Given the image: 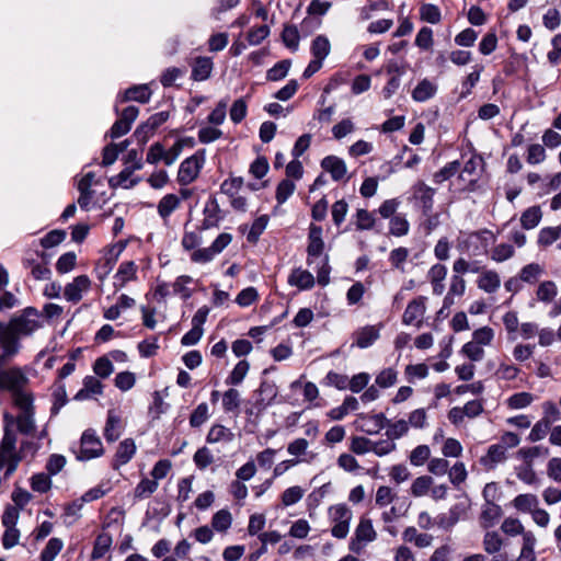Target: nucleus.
Here are the masks:
<instances>
[{
    "label": "nucleus",
    "instance_id": "nucleus-1",
    "mask_svg": "<svg viewBox=\"0 0 561 561\" xmlns=\"http://www.w3.org/2000/svg\"><path fill=\"white\" fill-rule=\"evenodd\" d=\"M5 327L19 342L20 336L30 335L39 328L38 312L36 309L28 307Z\"/></svg>",
    "mask_w": 561,
    "mask_h": 561
},
{
    "label": "nucleus",
    "instance_id": "nucleus-2",
    "mask_svg": "<svg viewBox=\"0 0 561 561\" xmlns=\"http://www.w3.org/2000/svg\"><path fill=\"white\" fill-rule=\"evenodd\" d=\"M205 164V150H198L193 156L183 160L179 167L176 181L181 186L193 183L199 175Z\"/></svg>",
    "mask_w": 561,
    "mask_h": 561
},
{
    "label": "nucleus",
    "instance_id": "nucleus-3",
    "mask_svg": "<svg viewBox=\"0 0 561 561\" xmlns=\"http://www.w3.org/2000/svg\"><path fill=\"white\" fill-rule=\"evenodd\" d=\"M377 539V531L374 528L371 519L360 517L354 535L350 540L348 549L353 553L360 554L366 546Z\"/></svg>",
    "mask_w": 561,
    "mask_h": 561
},
{
    "label": "nucleus",
    "instance_id": "nucleus-4",
    "mask_svg": "<svg viewBox=\"0 0 561 561\" xmlns=\"http://www.w3.org/2000/svg\"><path fill=\"white\" fill-rule=\"evenodd\" d=\"M328 513L329 519L332 524V536L337 539L346 538L353 518L352 511L345 504H336L330 506Z\"/></svg>",
    "mask_w": 561,
    "mask_h": 561
},
{
    "label": "nucleus",
    "instance_id": "nucleus-5",
    "mask_svg": "<svg viewBox=\"0 0 561 561\" xmlns=\"http://www.w3.org/2000/svg\"><path fill=\"white\" fill-rule=\"evenodd\" d=\"M14 404L20 409L16 416V426L22 434L30 435L35 430L34 407L32 394H20Z\"/></svg>",
    "mask_w": 561,
    "mask_h": 561
},
{
    "label": "nucleus",
    "instance_id": "nucleus-6",
    "mask_svg": "<svg viewBox=\"0 0 561 561\" xmlns=\"http://www.w3.org/2000/svg\"><path fill=\"white\" fill-rule=\"evenodd\" d=\"M76 453V458L81 461L98 458L104 454L103 444L100 437L93 430H85L80 439L79 449Z\"/></svg>",
    "mask_w": 561,
    "mask_h": 561
},
{
    "label": "nucleus",
    "instance_id": "nucleus-7",
    "mask_svg": "<svg viewBox=\"0 0 561 561\" xmlns=\"http://www.w3.org/2000/svg\"><path fill=\"white\" fill-rule=\"evenodd\" d=\"M26 382V376L19 368H10L0 373V389L9 390L12 393L13 402H16L20 394H30L24 391Z\"/></svg>",
    "mask_w": 561,
    "mask_h": 561
},
{
    "label": "nucleus",
    "instance_id": "nucleus-8",
    "mask_svg": "<svg viewBox=\"0 0 561 561\" xmlns=\"http://www.w3.org/2000/svg\"><path fill=\"white\" fill-rule=\"evenodd\" d=\"M482 170L483 160L481 157L472 156L465 162L459 173V180L463 182V190L472 192L477 188Z\"/></svg>",
    "mask_w": 561,
    "mask_h": 561
},
{
    "label": "nucleus",
    "instance_id": "nucleus-9",
    "mask_svg": "<svg viewBox=\"0 0 561 561\" xmlns=\"http://www.w3.org/2000/svg\"><path fill=\"white\" fill-rule=\"evenodd\" d=\"M20 350V343L11 332L7 330L5 324L0 322V365H3L14 357Z\"/></svg>",
    "mask_w": 561,
    "mask_h": 561
},
{
    "label": "nucleus",
    "instance_id": "nucleus-10",
    "mask_svg": "<svg viewBox=\"0 0 561 561\" xmlns=\"http://www.w3.org/2000/svg\"><path fill=\"white\" fill-rule=\"evenodd\" d=\"M425 302L426 297L424 296H419L410 301L402 316V322L407 325L415 324L416 327H420L426 310Z\"/></svg>",
    "mask_w": 561,
    "mask_h": 561
},
{
    "label": "nucleus",
    "instance_id": "nucleus-11",
    "mask_svg": "<svg viewBox=\"0 0 561 561\" xmlns=\"http://www.w3.org/2000/svg\"><path fill=\"white\" fill-rule=\"evenodd\" d=\"M308 240L309 243L307 247V263L308 265H312L314 262L313 259L320 256L324 249L322 228L313 224L310 225Z\"/></svg>",
    "mask_w": 561,
    "mask_h": 561
},
{
    "label": "nucleus",
    "instance_id": "nucleus-12",
    "mask_svg": "<svg viewBox=\"0 0 561 561\" xmlns=\"http://www.w3.org/2000/svg\"><path fill=\"white\" fill-rule=\"evenodd\" d=\"M412 190L413 198L419 203L423 215H428L433 209L435 190L424 182H417Z\"/></svg>",
    "mask_w": 561,
    "mask_h": 561
},
{
    "label": "nucleus",
    "instance_id": "nucleus-13",
    "mask_svg": "<svg viewBox=\"0 0 561 561\" xmlns=\"http://www.w3.org/2000/svg\"><path fill=\"white\" fill-rule=\"evenodd\" d=\"M91 282L87 275H80L66 285L64 296L68 301L78 302L82 298V293L90 288Z\"/></svg>",
    "mask_w": 561,
    "mask_h": 561
},
{
    "label": "nucleus",
    "instance_id": "nucleus-14",
    "mask_svg": "<svg viewBox=\"0 0 561 561\" xmlns=\"http://www.w3.org/2000/svg\"><path fill=\"white\" fill-rule=\"evenodd\" d=\"M506 448L503 445L494 444L488 448V453L481 457V465L489 470L494 469L499 463L506 460Z\"/></svg>",
    "mask_w": 561,
    "mask_h": 561
},
{
    "label": "nucleus",
    "instance_id": "nucleus-15",
    "mask_svg": "<svg viewBox=\"0 0 561 561\" xmlns=\"http://www.w3.org/2000/svg\"><path fill=\"white\" fill-rule=\"evenodd\" d=\"M321 167L331 174L334 181L342 180L347 172L345 162L335 156L325 157L321 161Z\"/></svg>",
    "mask_w": 561,
    "mask_h": 561
},
{
    "label": "nucleus",
    "instance_id": "nucleus-16",
    "mask_svg": "<svg viewBox=\"0 0 561 561\" xmlns=\"http://www.w3.org/2000/svg\"><path fill=\"white\" fill-rule=\"evenodd\" d=\"M135 453L136 445L131 438H126L121 442L115 454L113 468L117 469L118 467L126 465L134 457Z\"/></svg>",
    "mask_w": 561,
    "mask_h": 561
},
{
    "label": "nucleus",
    "instance_id": "nucleus-17",
    "mask_svg": "<svg viewBox=\"0 0 561 561\" xmlns=\"http://www.w3.org/2000/svg\"><path fill=\"white\" fill-rule=\"evenodd\" d=\"M354 336V345H356L359 348H367L379 339V329L375 325H366L357 330Z\"/></svg>",
    "mask_w": 561,
    "mask_h": 561
},
{
    "label": "nucleus",
    "instance_id": "nucleus-18",
    "mask_svg": "<svg viewBox=\"0 0 561 561\" xmlns=\"http://www.w3.org/2000/svg\"><path fill=\"white\" fill-rule=\"evenodd\" d=\"M136 274L137 265L134 261L123 262L114 276V286L118 289L123 288L129 280L136 278Z\"/></svg>",
    "mask_w": 561,
    "mask_h": 561
},
{
    "label": "nucleus",
    "instance_id": "nucleus-19",
    "mask_svg": "<svg viewBox=\"0 0 561 561\" xmlns=\"http://www.w3.org/2000/svg\"><path fill=\"white\" fill-rule=\"evenodd\" d=\"M489 239H492V241H494L495 239L492 231L488 229L474 231L467 236L465 240V245L468 250H470V247L473 245V254H477V250H479L480 248H482L483 250L488 248Z\"/></svg>",
    "mask_w": 561,
    "mask_h": 561
},
{
    "label": "nucleus",
    "instance_id": "nucleus-20",
    "mask_svg": "<svg viewBox=\"0 0 561 561\" xmlns=\"http://www.w3.org/2000/svg\"><path fill=\"white\" fill-rule=\"evenodd\" d=\"M288 283L291 286H296L301 290L311 289L314 285L313 275L302 268H295L288 277Z\"/></svg>",
    "mask_w": 561,
    "mask_h": 561
},
{
    "label": "nucleus",
    "instance_id": "nucleus-21",
    "mask_svg": "<svg viewBox=\"0 0 561 561\" xmlns=\"http://www.w3.org/2000/svg\"><path fill=\"white\" fill-rule=\"evenodd\" d=\"M478 287L489 294L495 293L501 286V278L495 271H482L477 280Z\"/></svg>",
    "mask_w": 561,
    "mask_h": 561
},
{
    "label": "nucleus",
    "instance_id": "nucleus-22",
    "mask_svg": "<svg viewBox=\"0 0 561 561\" xmlns=\"http://www.w3.org/2000/svg\"><path fill=\"white\" fill-rule=\"evenodd\" d=\"M502 515V508L500 505L493 502H485L482 507L480 524L483 528L488 529L492 527Z\"/></svg>",
    "mask_w": 561,
    "mask_h": 561
},
{
    "label": "nucleus",
    "instance_id": "nucleus-23",
    "mask_svg": "<svg viewBox=\"0 0 561 561\" xmlns=\"http://www.w3.org/2000/svg\"><path fill=\"white\" fill-rule=\"evenodd\" d=\"M213 60L209 57H197L192 68V79L204 81L209 78L213 70Z\"/></svg>",
    "mask_w": 561,
    "mask_h": 561
},
{
    "label": "nucleus",
    "instance_id": "nucleus-24",
    "mask_svg": "<svg viewBox=\"0 0 561 561\" xmlns=\"http://www.w3.org/2000/svg\"><path fill=\"white\" fill-rule=\"evenodd\" d=\"M181 205V198L175 194H167L164 195L158 203V214L163 219L167 220L173 211H175Z\"/></svg>",
    "mask_w": 561,
    "mask_h": 561
},
{
    "label": "nucleus",
    "instance_id": "nucleus-25",
    "mask_svg": "<svg viewBox=\"0 0 561 561\" xmlns=\"http://www.w3.org/2000/svg\"><path fill=\"white\" fill-rule=\"evenodd\" d=\"M103 390V385L101 381L93 377L87 376L83 379V388L77 392L75 396L76 400H85L89 399L93 394H101Z\"/></svg>",
    "mask_w": 561,
    "mask_h": 561
},
{
    "label": "nucleus",
    "instance_id": "nucleus-26",
    "mask_svg": "<svg viewBox=\"0 0 561 561\" xmlns=\"http://www.w3.org/2000/svg\"><path fill=\"white\" fill-rule=\"evenodd\" d=\"M437 92V85L428 79L421 80L412 92V98L416 102H425L432 99Z\"/></svg>",
    "mask_w": 561,
    "mask_h": 561
},
{
    "label": "nucleus",
    "instance_id": "nucleus-27",
    "mask_svg": "<svg viewBox=\"0 0 561 561\" xmlns=\"http://www.w3.org/2000/svg\"><path fill=\"white\" fill-rule=\"evenodd\" d=\"M151 91L146 84L135 85L127 89L119 98L121 102L137 101L147 103L150 100Z\"/></svg>",
    "mask_w": 561,
    "mask_h": 561
},
{
    "label": "nucleus",
    "instance_id": "nucleus-28",
    "mask_svg": "<svg viewBox=\"0 0 561 561\" xmlns=\"http://www.w3.org/2000/svg\"><path fill=\"white\" fill-rule=\"evenodd\" d=\"M402 538L407 542H413L417 548H426L431 546L433 537L428 534H421L415 527H408L402 534Z\"/></svg>",
    "mask_w": 561,
    "mask_h": 561
},
{
    "label": "nucleus",
    "instance_id": "nucleus-29",
    "mask_svg": "<svg viewBox=\"0 0 561 561\" xmlns=\"http://www.w3.org/2000/svg\"><path fill=\"white\" fill-rule=\"evenodd\" d=\"M135 171H136L135 169H131L126 165L116 176H112L108 180L110 186L111 187L121 186L124 188L134 187L139 182V179L129 180Z\"/></svg>",
    "mask_w": 561,
    "mask_h": 561
},
{
    "label": "nucleus",
    "instance_id": "nucleus-30",
    "mask_svg": "<svg viewBox=\"0 0 561 561\" xmlns=\"http://www.w3.org/2000/svg\"><path fill=\"white\" fill-rule=\"evenodd\" d=\"M537 539L533 531L524 535L520 553L516 561H536L535 546Z\"/></svg>",
    "mask_w": 561,
    "mask_h": 561
},
{
    "label": "nucleus",
    "instance_id": "nucleus-31",
    "mask_svg": "<svg viewBox=\"0 0 561 561\" xmlns=\"http://www.w3.org/2000/svg\"><path fill=\"white\" fill-rule=\"evenodd\" d=\"M542 218L540 206H531L523 211L520 216V225L524 229L530 230L536 228Z\"/></svg>",
    "mask_w": 561,
    "mask_h": 561
},
{
    "label": "nucleus",
    "instance_id": "nucleus-32",
    "mask_svg": "<svg viewBox=\"0 0 561 561\" xmlns=\"http://www.w3.org/2000/svg\"><path fill=\"white\" fill-rule=\"evenodd\" d=\"M313 58L324 60L331 51V44L327 36L318 35L310 47Z\"/></svg>",
    "mask_w": 561,
    "mask_h": 561
},
{
    "label": "nucleus",
    "instance_id": "nucleus-33",
    "mask_svg": "<svg viewBox=\"0 0 561 561\" xmlns=\"http://www.w3.org/2000/svg\"><path fill=\"white\" fill-rule=\"evenodd\" d=\"M558 295V288L554 282H541L536 290V297L543 304H551Z\"/></svg>",
    "mask_w": 561,
    "mask_h": 561
},
{
    "label": "nucleus",
    "instance_id": "nucleus-34",
    "mask_svg": "<svg viewBox=\"0 0 561 561\" xmlns=\"http://www.w3.org/2000/svg\"><path fill=\"white\" fill-rule=\"evenodd\" d=\"M121 435V419L114 411H108L104 428V436L107 442H115Z\"/></svg>",
    "mask_w": 561,
    "mask_h": 561
},
{
    "label": "nucleus",
    "instance_id": "nucleus-35",
    "mask_svg": "<svg viewBox=\"0 0 561 561\" xmlns=\"http://www.w3.org/2000/svg\"><path fill=\"white\" fill-rule=\"evenodd\" d=\"M539 504L535 494H519L513 500L514 507L523 513H531Z\"/></svg>",
    "mask_w": 561,
    "mask_h": 561
},
{
    "label": "nucleus",
    "instance_id": "nucleus-36",
    "mask_svg": "<svg viewBox=\"0 0 561 561\" xmlns=\"http://www.w3.org/2000/svg\"><path fill=\"white\" fill-rule=\"evenodd\" d=\"M483 550L489 554H496L503 547V539L496 531H486L482 540Z\"/></svg>",
    "mask_w": 561,
    "mask_h": 561
},
{
    "label": "nucleus",
    "instance_id": "nucleus-37",
    "mask_svg": "<svg viewBox=\"0 0 561 561\" xmlns=\"http://www.w3.org/2000/svg\"><path fill=\"white\" fill-rule=\"evenodd\" d=\"M409 432V423L405 420L390 421L387 419L386 435L394 440L404 436Z\"/></svg>",
    "mask_w": 561,
    "mask_h": 561
},
{
    "label": "nucleus",
    "instance_id": "nucleus-38",
    "mask_svg": "<svg viewBox=\"0 0 561 561\" xmlns=\"http://www.w3.org/2000/svg\"><path fill=\"white\" fill-rule=\"evenodd\" d=\"M168 118H169L168 112H159V113L153 114L152 116H150L148 118V121L145 124L137 127V129L134 133V136L140 137L141 131H145V129H148L149 131H153L156 128H158L163 123H165L168 121Z\"/></svg>",
    "mask_w": 561,
    "mask_h": 561
},
{
    "label": "nucleus",
    "instance_id": "nucleus-39",
    "mask_svg": "<svg viewBox=\"0 0 561 561\" xmlns=\"http://www.w3.org/2000/svg\"><path fill=\"white\" fill-rule=\"evenodd\" d=\"M410 224L404 215L393 216L389 221V233L394 237H403L409 233Z\"/></svg>",
    "mask_w": 561,
    "mask_h": 561
},
{
    "label": "nucleus",
    "instance_id": "nucleus-40",
    "mask_svg": "<svg viewBox=\"0 0 561 561\" xmlns=\"http://www.w3.org/2000/svg\"><path fill=\"white\" fill-rule=\"evenodd\" d=\"M233 433L221 424H216L210 427L206 440L208 443L231 442Z\"/></svg>",
    "mask_w": 561,
    "mask_h": 561
},
{
    "label": "nucleus",
    "instance_id": "nucleus-41",
    "mask_svg": "<svg viewBox=\"0 0 561 561\" xmlns=\"http://www.w3.org/2000/svg\"><path fill=\"white\" fill-rule=\"evenodd\" d=\"M240 403V392L237 389L230 388L222 394V408L225 412L238 413Z\"/></svg>",
    "mask_w": 561,
    "mask_h": 561
},
{
    "label": "nucleus",
    "instance_id": "nucleus-42",
    "mask_svg": "<svg viewBox=\"0 0 561 561\" xmlns=\"http://www.w3.org/2000/svg\"><path fill=\"white\" fill-rule=\"evenodd\" d=\"M561 238V225L557 227H545L539 231L538 244L549 247Z\"/></svg>",
    "mask_w": 561,
    "mask_h": 561
},
{
    "label": "nucleus",
    "instance_id": "nucleus-43",
    "mask_svg": "<svg viewBox=\"0 0 561 561\" xmlns=\"http://www.w3.org/2000/svg\"><path fill=\"white\" fill-rule=\"evenodd\" d=\"M231 524L232 516L228 510L218 511L211 518V527L219 533H226Z\"/></svg>",
    "mask_w": 561,
    "mask_h": 561
},
{
    "label": "nucleus",
    "instance_id": "nucleus-44",
    "mask_svg": "<svg viewBox=\"0 0 561 561\" xmlns=\"http://www.w3.org/2000/svg\"><path fill=\"white\" fill-rule=\"evenodd\" d=\"M277 396V389L273 382L263 381L259 389L257 404L265 408L272 403Z\"/></svg>",
    "mask_w": 561,
    "mask_h": 561
},
{
    "label": "nucleus",
    "instance_id": "nucleus-45",
    "mask_svg": "<svg viewBox=\"0 0 561 561\" xmlns=\"http://www.w3.org/2000/svg\"><path fill=\"white\" fill-rule=\"evenodd\" d=\"M112 536L107 533L100 534L94 542L92 559H101L110 550L112 546Z\"/></svg>",
    "mask_w": 561,
    "mask_h": 561
},
{
    "label": "nucleus",
    "instance_id": "nucleus-46",
    "mask_svg": "<svg viewBox=\"0 0 561 561\" xmlns=\"http://www.w3.org/2000/svg\"><path fill=\"white\" fill-rule=\"evenodd\" d=\"M249 369H250L249 362L245 359L240 360L234 366V368L232 369V371L230 373L228 378L226 379V383L231 385V386L240 385L243 381V379L245 378Z\"/></svg>",
    "mask_w": 561,
    "mask_h": 561
},
{
    "label": "nucleus",
    "instance_id": "nucleus-47",
    "mask_svg": "<svg viewBox=\"0 0 561 561\" xmlns=\"http://www.w3.org/2000/svg\"><path fill=\"white\" fill-rule=\"evenodd\" d=\"M77 188L80 193L79 198H78V204L81 207V209L88 210L90 207L91 201L94 196V191L92 190V185L80 179L78 181Z\"/></svg>",
    "mask_w": 561,
    "mask_h": 561
},
{
    "label": "nucleus",
    "instance_id": "nucleus-48",
    "mask_svg": "<svg viewBox=\"0 0 561 561\" xmlns=\"http://www.w3.org/2000/svg\"><path fill=\"white\" fill-rule=\"evenodd\" d=\"M64 547V542L59 538H50L46 545V547L41 552L39 559L41 561H54L57 554L61 551Z\"/></svg>",
    "mask_w": 561,
    "mask_h": 561
},
{
    "label": "nucleus",
    "instance_id": "nucleus-49",
    "mask_svg": "<svg viewBox=\"0 0 561 561\" xmlns=\"http://www.w3.org/2000/svg\"><path fill=\"white\" fill-rule=\"evenodd\" d=\"M535 397L530 392H517L507 399V407L513 410L524 409L533 403Z\"/></svg>",
    "mask_w": 561,
    "mask_h": 561
},
{
    "label": "nucleus",
    "instance_id": "nucleus-50",
    "mask_svg": "<svg viewBox=\"0 0 561 561\" xmlns=\"http://www.w3.org/2000/svg\"><path fill=\"white\" fill-rule=\"evenodd\" d=\"M282 39L287 48L297 50L300 41L298 28L295 25H286L282 32Z\"/></svg>",
    "mask_w": 561,
    "mask_h": 561
},
{
    "label": "nucleus",
    "instance_id": "nucleus-51",
    "mask_svg": "<svg viewBox=\"0 0 561 561\" xmlns=\"http://www.w3.org/2000/svg\"><path fill=\"white\" fill-rule=\"evenodd\" d=\"M543 274V268L538 263L525 265L519 274V278L528 284H534Z\"/></svg>",
    "mask_w": 561,
    "mask_h": 561
},
{
    "label": "nucleus",
    "instance_id": "nucleus-52",
    "mask_svg": "<svg viewBox=\"0 0 561 561\" xmlns=\"http://www.w3.org/2000/svg\"><path fill=\"white\" fill-rule=\"evenodd\" d=\"M460 353L472 362L482 360L485 354L483 347L473 340L463 344Z\"/></svg>",
    "mask_w": 561,
    "mask_h": 561
},
{
    "label": "nucleus",
    "instance_id": "nucleus-53",
    "mask_svg": "<svg viewBox=\"0 0 561 561\" xmlns=\"http://www.w3.org/2000/svg\"><path fill=\"white\" fill-rule=\"evenodd\" d=\"M290 66L291 62L288 59L275 64L270 70H267L266 79L268 81H278L284 79L287 76Z\"/></svg>",
    "mask_w": 561,
    "mask_h": 561
},
{
    "label": "nucleus",
    "instance_id": "nucleus-54",
    "mask_svg": "<svg viewBox=\"0 0 561 561\" xmlns=\"http://www.w3.org/2000/svg\"><path fill=\"white\" fill-rule=\"evenodd\" d=\"M192 282L193 278L188 275L179 276L172 284L173 293L180 295L182 299L187 300L192 296V290L187 285Z\"/></svg>",
    "mask_w": 561,
    "mask_h": 561
},
{
    "label": "nucleus",
    "instance_id": "nucleus-55",
    "mask_svg": "<svg viewBox=\"0 0 561 561\" xmlns=\"http://www.w3.org/2000/svg\"><path fill=\"white\" fill-rule=\"evenodd\" d=\"M501 529L504 534L508 536H517L522 535L524 538L525 534H528L529 530H525L523 524L517 518L507 517L503 520L501 525Z\"/></svg>",
    "mask_w": 561,
    "mask_h": 561
},
{
    "label": "nucleus",
    "instance_id": "nucleus-56",
    "mask_svg": "<svg viewBox=\"0 0 561 561\" xmlns=\"http://www.w3.org/2000/svg\"><path fill=\"white\" fill-rule=\"evenodd\" d=\"M420 16L421 20L432 24H437L442 20L439 8L432 3H425L421 7Z\"/></svg>",
    "mask_w": 561,
    "mask_h": 561
},
{
    "label": "nucleus",
    "instance_id": "nucleus-57",
    "mask_svg": "<svg viewBox=\"0 0 561 561\" xmlns=\"http://www.w3.org/2000/svg\"><path fill=\"white\" fill-rule=\"evenodd\" d=\"M24 266L31 270V274L35 279L43 280L50 276V270L44 263H36L34 260L25 259Z\"/></svg>",
    "mask_w": 561,
    "mask_h": 561
},
{
    "label": "nucleus",
    "instance_id": "nucleus-58",
    "mask_svg": "<svg viewBox=\"0 0 561 561\" xmlns=\"http://www.w3.org/2000/svg\"><path fill=\"white\" fill-rule=\"evenodd\" d=\"M433 479L428 476L416 478L411 485V494L415 497L424 496L431 490Z\"/></svg>",
    "mask_w": 561,
    "mask_h": 561
},
{
    "label": "nucleus",
    "instance_id": "nucleus-59",
    "mask_svg": "<svg viewBox=\"0 0 561 561\" xmlns=\"http://www.w3.org/2000/svg\"><path fill=\"white\" fill-rule=\"evenodd\" d=\"M296 185L293 181L285 179L279 182L276 188V201L279 205L284 204L295 192Z\"/></svg>",
    "mask_w": 561,
    "mask_h": 561
},
{
    "label": "nucleus",
    "instance_id": "nucleus-60",
    "mask_svg": "<svg viewBox=\"0 0 561 561\" xmlns=\"http://www.w3.org/2000/svg\"><path fill=\"white\" fill-rule=\"evenodd\" d=\"M355 217V225L358 230H370L376 224L374 213H370L366 209H357Z\"/></svg>",
    "mask_w": 561,
    "mask_h": 561
},
{
    "label": "nucleus",
    "instance_id": "nucleus-61",
    "mask_svg": "<svg viewBox=\"0 0 561 561\" xmlns=\"http://www.w3.org/2000/svg\"><path fill=\"white\" fill-rule=\"evenodd\" d=\"M267 224H268V217L266 215H262V216L257 217L253 221L251 229L248 233V237H247L248 241L255 243L259 240L260 236L265 230Z\"/></svg>",
    "mask_w": 561,
    "mask_h": 561
},
{
    "label": "nucleus",
    "instance_id": "nucleus-62",
    "mask_svg": "<svg viewBox=\"0 0 561 561\" xmlns=\"http://www.w3.org/2000/svg\"><path fill=\"white\" fill-rule=\"evenodd\" d=\"M430 456V447L427 445H419L411 451L409 459L413 466L420 467L428 460Z\"/></svg>",
    "mask_w": 561,
    "mask_h": 561
},
{
    "label": "nucleus",
    "instance_id": "nucleus-63",
    "mask_svg": "<svg viewBox=\"0 0 561 561\" xmlns=\"http://www.w3.org/2000/svg\"><path fill=\"white\" fill-rule=\"evenodd\" d=\"M515 253L514 247L508 243H501L494 247L491 252V259L497 263L511 259Z\"/></svg>",
    "mask_w": 561,
    "mask_h": 561
},
{
    "label": "nucleus",
    "instance_id": "nucleus-64",
    "mask_svg": "<svg viewBox=\"0 0 561 561\" xmlns=\"http://www.w3.org/2000/svg\"><path fill=\"white\" fill-rule=\"evenodd\" d=\"M545 147L539 144H533L527 148L526 161L529 164H539L546 160Z\"/></svg>",
    "mask_w": 561,
    "mask_h": 561
}]
</instances>
